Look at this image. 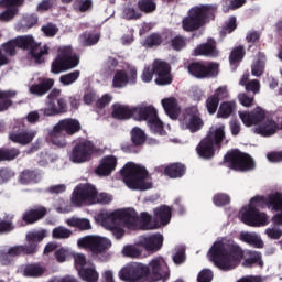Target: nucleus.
Segmentation results:
<instances>
[{"mask_svg":"<svg viewBox=\"0 0 282 282\" xmlns=\"http://www.w3.org/2000/svg\"><path fill=\"white\" fill-rule=\"evenodd\" d=\"M243 257H246V251L235 242H215L209 250L210 261L224 272L238 268Z\"/></svg>","mask_w":282,"mask_h":282,"instance_id":"nucleus-1","label":"nucleus"},{"mask_svg":"<svg viewBox=\"0 0 282 282\" xmlns=\"http://www.w3.org/2000/svg\"><path fill=\"white\" fill-rule=\"evenodd\" d=\"M216 12L217 8L212 4L192 7L187 12V17L182 20V29L184 32H197L210 21H215Z\"/></svg>","mask_w":282,"mask_h":282,"instance_id":"nucleus-2","label":"nucleus"},{"mask_svg":"<svg viewBox=\"0 0 282 282\" xmlns=\"http://www.w3.org/2000/svg\"><path fill=\"white\" fill-rule=\"evenodd\" d=\"M121 177L130 191H149L153 188V183L147 181L149 180V170L133 162L127 163L121 169Z\"/></svg>","mask_w":282,"mask_h":282,"instance_id":"nucleus-3","label":"nucleus"},{"mask_svg":"<svg viewBox=\"0 0 282 282\" xmlns=\"http://www.w3.org/2000/svg\"><path fill=\"white\" fill-rule=\"evenodd\" d=\"M226 140V126H213L207 135L196 147V152L203 160H213L216 149H221V143Z\"/></svg>","mask_w":282,"mask_h":282,"instance_id":"nucleus-4","label":"nucleus"},{"mask_svg":"<svg viewBox=\"0 0 282 282\" xmlns=\"http://www.w3.org/2000/svg\"><path fill=\"white\" fill-rule=\"evenodd\" d=\"M83 126L78 119L66 118L59 120L50 132V140L52 144L55 147H59L63 149L67 147V138H72V135H76V133H80Z\"/></svg>","mask_w":282,"mask_h":282,"instance_id":"nucleus-5","label":"nucleus"},{"mask_svg":"<svg viewBox=\"0 0 282 282\" xmlns=\"http://www.w3.org/2000/svg\"><path fill=\"white\" fill-rule=\"evenodd\" d=\"M80 65V56L74 53L72 46H64L58 50L57 57L52 62V74H61L62 72H69Z\"/></svg>","mask_w":282,"mask_h":282,"instance_id":"nucleus-6","label":"nucleus"},{"mask_svg":"<svg viewBox=\"0 0 282 282\" xmlns=\"http://www.w3.org/2000/svg\"><path fill=\"white\" fill-rule=\"evenodd\" d=\"M225 164H228L232 171H239L246 173L248 171H254V159L250 154L241 152L239 149L228 151L224 156Z\"/></svg>","mask_w":282,"mask_h":282,"instance_id":"nucleus-7","label":"nucleus"},{"mask_svg":"<svg viewBox=\"0 0 282 282\" xmlns=\"http://www.w3.org/2000/svg\"><path fill=\"white\" fill-rule=\"evenodd\" d=\"M63 90L58 88H53L46 96L47 108L40 110L43 116H59V113H67V98L62 97Z\"/></svg>","mask_w":282,"mask_h":282,"instance_id":"nucleus-8","label":"nucleus"},{"mask_svg":"<svg viewBox=\"0 0 282 282\" xmlns=\"http://www.w3.org/2000/svg\"><path fill=\"white\" fill-rule=\"evenodd\" d=\"M187 72L198 80L217 78L219 76V63L206 61L192 62L187 66Z\"/></svg>","mask_w":282,"mask_h":282,"instance_id":"nucleus-9","label":"nucleus"},{"mask_svg":"<svg viewBox=\"0 0 282 282\" xmlns=\"http://www.w3.org/2000/svg\"><path fill=\"white\" fill-rule=\"evenodd\" d=\"M94 151H96L94 142L87 139H78L74 142L69 160L70 162H74V164L89 162V160H91V155H94Z\"/></svg>","mask_w":282,"mask_h":282,"instance_id":"nucleus-10","label":"nucleus"},{"mask_svg":"<svg viewBox=\"0 0 282 282\" xmlns=\"http://www.w3.org/2000/svg\"><path fill=\"white\" fill-rule=\"evenodd\" d=\"M15 40L20 50H29L30 55L32 58H34L35 63H45L43 56H47V54H50V46L44 45L43 48L39 51L41 44L36 43V41H34V36L32 35L19 36L15 37Z\"/></svg>","mask_w":282,"mask_h":282,"instance_id":"nucleus-11","label":"nucleus"},{"mask_svg":"<svg viewBox=\"0 0 282 282\" xmlns=\"http://www.w3.org/2000/svg\"><path fill=\"white\" fill-rule=\"evenodd\" d=\"M45 239V235L41 232H29L26 235V243L14 246L8 249L11 257H21V254H36L39 252V243Z\"/></svg>","mask_w":282,"mask_h":282,"instance_id":"nucleus-12","label":"nucleus"},{"mask_svg":"<svg viewBox=\"0 0 282 282\" xmlns=\"http://www.w3.org/2000/svg\"><path fill=\"white\" fill-rule=\"evenodd\" d=\"M151 274V269L143 263L133 262L119 271V279L126 282L142 281Z\"/></svg>","mask_w":282,"mask_h":282,"instance_id":"nucleus-13","label":"nucleus"},{"mask_svg":"<svg viewBox=\"0 0 282 282\" xmlns=\"http://www.w3.org/2000/svg\"><path fill=\"white\" fill-rule=\"evenodd\" d=\"M79 248H86L91 254H104L111 248V240L98 236H88L77 241Z\"/></svg>","mask_w":282,"mask_h":282,"instance_id":"nucleus-14","label":"nucleus"},{"mask_svg":"<svg viewBox=\"0 0 282 282\" xmlns=\"http://www.w3.org/2000/svg\"><path fill=\"white\" fill-rule=\"evenodd\" d=\"M107 220L120 221L123 225V228H138L140 216H138V212H135V209L126 208L107 214Z\"/></svg>","mask_w":282,"mask_h":282,"instance_id":"nucleus-15","label":"nucleus"},{"mask_svg":"<svg viewBox=\"0 0 282 282\" xmlns=\"http://www.w3.org/2000/svg\"><path fill=\"white\" fill-rule=\"evenodd\" d=\"M98 189L91 184L78 185L75 187L70 202L74 206H83L84 202H96Z\"/></svg>","mask_w":282,"mask_h":282,"instance_id":"nucleus-16","label":"nucleus"},{"mask_svg":"<svg viewBox=\"0 0 282 282\" xmlns=\"http://www.w3.org/2000/svg\"><path fill=\"white\" fill-rule=\"evenodd\" d=\"M152 69L154 72L155 84L164 87L173 83V75L171 74V64L164 61L155 59L152 64Z\"/></svg>","mask_w":282,"mask_h":282,"instance_id":"nucleus-17","label":"nucleus"},{"mask_svg":"<svg viewBox=\"0 0 282 282\" xmlns=\"http://www.w3.org/2000/svg\"><path fill=\"white\" fill-rule=\"evenodd\" d=\"M148 267L150 270L149 276L152 279V281H166V279L171 276L169 264H166V260H164L162 257L152 259Z\"/></svg>","mask_w":282,"mask_h":282,"instance_id":"nucleus-18","label":"nucleus"},{"mask_svg":"<svg viewBox=\"0 0 282 282\" xmlns=\"http://www.w3.org/2000/svg\"><path fill=\"white\" fill-rule=\"evenodd\" d=\"M135 83H138V69L132 67L128 72L124 69L117 70L112 79V87L122 89L128 85H135Z\"/></svg>","mask_w":282,"mask_h":282,"instance_id":"nucleus-19","label":"nucleus"},{"mask_svg":"<svg viewBox=\"0 0 282 282\" xmlns=\"http://www.w3.org/2000/svg\"><path fill=\"white\" fill-rule=\"evenodd\" d=\"M183 123L192 133H197L204 127V120L199 116L197 107L186 108L183 113Z\"/></svg>","mask_w":282,"mask_h":282,"instance_id":"nucleus-20","label":"nucleus"},{"mask_svg":"<svg viewBox=\"0 0 282 282\" xmlns=\"http://www.w3.org/2000/svg\"><path fill=\"white\" fill-rule=\"evenodd\" d=\"M34 138H36V131L30 130L25 128V126H15L13 131L9 134V140H11V142L22 144V147L30 144Z\"/></svg>","mask_w":282,"mask_h":282,"instance_id":"nucleus-21","label":"nucleus"},{"mask_svg":"<svg viewBox=\"0 0 282 282\" xmlns=\"http://www.w3.org/2000/svg\"><path fill=\"white\" fill-rule=\"evenodd\" d=\"M238 115L245 127L260 124L265 120V110L259 106L252 111H239Z\"/></svg>","mask_w":282,"mask_h":282,"instance_id":"nucleus-22","label":"nucleus"},{"mask_svg":"<svg viewBox=\"0 0 282 282\" xmlns=\"http://www.w3.org/2000/svg\"><path fill=\"white\" fill-rule=\"evenodd\" d=\"M193 54L195 56H205L206 58H217L219 56V50L217 48V42L215 39L209 37L207 42L197 45Z\"/></svg>","mask_w":282,"mask_h":282,"instance_id":"nucleus-23","label":"nucleus"},{"mask_svg":"<svg viewBox=\"0 0 282 282\" xmlns=\"http://www.w3.org/2000/svg\"><path fill=\"white\" fill-rule=\"evenodd\" d=\"M46 216L47 207L43 205H35L23 213L22 221L28 226H31L32 224H36V221H41V219H45Z\"/></svg>","mask_w":282,"mask_h":282,"instance_id":"nucleus-24","label":"nucleus"},{"mask_svg":"<svg viewBox=\"0 0 282 282\" xmlns=\"http://www.w3.org/2000/svg\"><path fill=\"white\" fill-rule=\"evenodd\" d=\"M116 166H118V158L106 155L100 160L95 173L96 175H99V177H109V175L116 171Z\"/></svg>","mask_w":282,"mask_h":282,"instance_id":"nucleus-25","label":"nucleus"},{"mask_svg":"<svg viewBox=\"0 0 282 282\" xmlns=\"http://www.w3.org/2000/svg\"><path fill=\"white\" fill-rule=\"evenodd\" d=\"M53 87H54L53 78H39V83L31 85L29 88V91L30 94H32V96H36L37 98H43V96L52 91Z\"/></svg>","mask_w":282,"mask_h":282,"instance_id":"nucleus-26","label":"nucleus"},{"mask_svg":"<svg viewBox=\"0 0 282 282\" xmlns=\"http://www.w3.org/2000/svg\"><path fill=\"white\" fill-rule=\"evenodd\" d=\"M164 243V236L161 234H154L148 236L141 240V246L147 250V252H158L162 250Z\"/></svg>","mask_w":282,"mask_h":282,"instance_id":"nucleus-27","label":"nucleus"},{"mask_svg":"<svg viewBox=\"0 0 282 282\" xmlns=\"http://www.w3.org/2000/svg\"><path fill=\"white\" fill-rule=\"evenodd\" d=\"M226 88L219 87L216 89L214 95L206 99V109L210 116H215V113H217V109H219V102L221 98L226 96Z\"/></svg>","mask_w":282,"mask_h":282,"instance_id":"nucleus-28","label":"nucleus"},{"mask_svg":"<svg viewBox=\"0 0 282 282\" xmlns=\"http://www.w3.org/2000/svg\"><path fill=\"white\" fill-rule=\"evenodd\" d=\"M158 113V109L153 106H138L134 107V120H138L139 122H150L153 118H155V115Z\"/></svg>","mask_w":282,"mask_h":282,"instance_id":"nucleus-29","label":"nucleus"},{"mask_svg":"<svg viewBox=\"0 0 282 282\" xmlns=\"http://www.w3.org/2000/svg\"><path fill=\"white\" fill-rule=\"evenodd\" d=\"M111 116L115 120H130V118H134V108L122 104H113Z\"/></svg>","mask_w":282,"mask_h":282,"instance_id":"nucleus-30","label":"nucleus"},{"mask_svg":"<svg viewBox=\"0 0 282 282\" xmlns=\"http://www.w3.org/2000/svg\"><path fill=\"white\" fill-rule=\"evenodd\" d=\"M163 174L170 180H177L186 175V165L182 163H170L163 169Z\"/></svg>","mask_w":282,"mask_h":282,"instance_id":"nucleus-31","label":"nucleus"},{"mask_svg":"<svg viewBox=\"0 0 282 282\" xmlns=\"http://www.w3.org/2000/svg\"><path fill=\"white\" fill-rule=\"evenodd\" d=\"M154 219L159 221L160 226H166L171 223L172 212L171 207L161 205L154 209Z\"/></svg>","mask_w":282,"mask_h":282,"instance_id":"nucleus-32","label":"nucleus"},{"mask_svg":"<svg viewBox=\"0 0 282 282\" xmlns=\"http://www.w3.org/2000/svg\"><path fill=\"white\" fill-rule=\"evenodd\" d=\"M165 113H167L172 120H177L180 117V106L177 105V99L174 97L165 98L162 100Z\"/></svg>","mask_w":282,"mask_h":282,"instance_id":"nucleus-33","label":"nucleus"},{"mask_svg":"<svg viewBox=\"0 0 282 282\" xmlns=\"http://www.w3.org/2000/svg\"><path fill=\"white\" fill-rule=\"evenodd\" d=\"M39 23V15L36 13H29L23 15L21 21L17 25L18 32H28L31 28H34Z\"/></svg>","mask_w":282,"mask_h":282,"instance_id":"nucleus-34","label":"nucleus"},{"mask_svg":"<svg viewBox=\"0 0 282 282\" xmlns=\"http://www.w3.org/2000/svg\"><path fill=\"white\" fill-rule=\"evenodd\" d=\"M17 97V91L14 90H0V113L3 111H8L14 101L12 98Z\"/></svg>","mask_w":282,"mask_h":282,"instance_id":"nucleus-35","label":"nucleus"},{"mask_svg":"<svg viewBox=\"0 0 282 282\" xmlns=\"http://www.w3.org/2000/svg\"><path fill=\"white\" fill-rule=\"evenodd\" d=\"M139 220L141 230H158L160 228V220L153 219L147 212L141 213Z\"/></svg>","mask_w":282,"mask_h":282,"instance_id":"nucleus-36","label":"nucleus"},{"mask_svg":"<svg viewBox=\"0 0 282 282\" xmlns=\"http://www.w3.org/2000/svg\"><path fill=\"white\" fill-rule=\"evenodd\" d=\"M102 221L108 225L109 230H111V232H112L113 237H116V239H122V237H124V225L123 224H121L118 220H108L107 214Z\"/></svg>","mask_w":282,"mask_h":282,"instance_id":"nucleus-37","label":"nucleus"},{"mask_svg":"<svg viewBox=\"0 0 282 282\" xmlns=\"http://www.w3.org/2000/svg\"><path fill=\"white\" fill-rule=\"evenodd\" d=\"M267 208L279 213L282 210V193L275 192L267 196Z\"/></svg>","mask_w":282,"mask_h":282,"instance_id":"nucleus-38","label":"nucleus"},{"mask_svg":"<svg viewBox=\"0 0 282 282\" xmlns=\"http://www.w3.org/2000/svg\"><path fill=\"white\" fill-rule=\"evenodd\" d=\"M276 129H279V124L274 120L268 119L262 126H259L257 131L260 135L269 138V135L276 133Z\"/></svg>","mask_w":282,"mask_h":282,"instance_id":"nucleus-39","label":"nucleus"},{"mask_svg":"<svg viewBox=\"0 0 282 282\" xmlns=\"http://www.w3.org/2000/svg\"><path fill=\"white\" fill-rule=\"evenodd\" d=\"M243 58H246V47H243V45L234 47L229 54V63L234 67H237V65H239Z\"/></svg>","mask_w":282,"mask_h":282,"instance_id":"nucleus-40","label":"nucleus"},{"mask_svg":"<svg viewBox=\"0 0 282 282\" xmlns=\"http://www.w3.org/2000/svg\"><path fill=\"white\" fill-rule=\"evenodd\" d=\"M235 109H237V104L235 101H224L218 108L217 118L226 120L232 116Z\"/></svg>","mask_w":282,"mask_h":282,"instance_id":"nucleus-41","label":"nucleus"},{"mask_svg":"<svg viewBox=\"0 0 282 282\" xmlns=\"http://www.w3.org/2000/svg\"><path fill=\"white\" fill-rule=\"evenodd\" d=\"M98 41H100L99 33L86 31L79 35V43L83 47H91V45H96Z\"/></svg>","mask_w":282,"mask_h":282,"instance_id":"nucleus-42","label":"nucleus"},{"mask_svg":"<svg viewBox=\"0 0 282 282\" xmlns=\"http://www.w3.org/2000/svg\"><path fill=\"white\" fill-rule=\"evenodd\" d=\"M265 72V53L259 52L258 59L251 65L252 76H263Z\"/></svg>","mask_w":282,"mask_h":282,"instance_id":"nucleus-43","label":"nucleus"},{"mask_svg":"<svg viewBox=\"0 0 282 282\" xmlns=\"http://www.w3.org/2000/svg\"><path fill=\"white\" fill-rule=\"evenodd\" d=\"M45 274V267L39 263L26 264L24 268V276H30L31 279H39Z\"/></svg>","mask_w":282,"mask_h":282,"instance_id":"nucleus-44","label":"nucleus"},{"mask_svg":"<svg viewBox=\"0 0 282 282\" xmlns=\"http://www.w3.org/2000/svg\"><path fill=\"white\" fill-rule=\"evenodd\" d=\"M21 155V150L17 148H0V162H12Z\"/></svg>","mask_w":282,"mask_h":282,"instance_id":"nucleus-45","label":"nucleus"},{"mask_svg":"<svg viewBox=\"0 0 282 282\" xmlns=\"http://www.w3.org/2000/svg\"><path fill=\"white\" fill-rule=\"evenodd\" d=\"M240 239L253 248H263L264 246L263 240L261 237L257 236V234L241 232Z\"/></svg>","mask_w":282,"mask_h":282,"instance_id":"nucleus-46","label":"nucleus"},{"mask_svg":"<svg viewBox=\"0 0 282 282\" xmlns=\"http://www.w3.org/2000/svg\"><path fill=\"white\" fill-rule=\"evenodd\" d=\"M138 9L143 14H153L158 10V3L155 0H138Z\"/></svg>","mask_w":282,"mask_h":282,"instance_id":"nucleus-47","label":"nucleus"},{"mask_svg":"<svg viewBox=\"0 0 282 282\" xmlns=\"http://www.w3.org/2000/svg\"><path fill=\"white\" fill-rule=\"evenodd\" d=\"M131 142L134 147H142L147 142V133L143 132L141 128H133L130 132Z\"/></svg>","mask_w":282,"mask_h":282,"instance_id":"nucleus-48","label":"nucleus"},{"mask_svg":"<svg viewBox=\"0 0 282 282\" xmlns=\"http://www.w3.org/2000/svg\"><path fill=\"white\" fill-rule=\"evenodd\" d=\"M39 178V173L36 170H23L19 175L20 184H30L31 182H36Z\"/></svg>","mask_w":282,"mask_h":282,"instance_id":"nucleus-49","label":"nucleus"},{"mask_svg":"<svg viewBox=\"0 0 282 282\" xmlns=\"http://www.w3.org/2000/svg\"><path fill=\"white\" fill-rule=\"evenodd\" d=\"M78 274L83 281L86 282H96L98 281V273L96 272V269L93 268H84L79 269Z\"/></svg>","mask_w":282,"mask_h":282,"instance_id":"nucleus-50","label":"nucleus"},{"mask_svg":"<svg viewBox=\"0 0 282 282\" xmlns=\"http://www.w3.org/2000/svg\"><path fill=\"white\" fill-rule=\"evenodd\" d=\"M252 265H259L263 268V260L261 259V252H251L247 259H245L243 267L252 268Z\"/></svg>","mask_w":282,"mask_h":282,"instance_id":"nucleus-51","label":"nucleus"},{"mask_svg":"<svg viewBox=\"0 0 282 282\" xmlns=\"http://www.w3.org/2000/svg\"><path fill=\"white\" fill-rule=\"evenodd\" d=\"M67 224L73 228H79V230H89L91 228V223L85 218H70L67 220Z\"/></svg>","mask_w":282,"mask_h":282,"instance_id":"nucleus-52","label":"nucleus"},{"mask_svg":"<svg viewBox=\"0 0 282 282\" xmlns=\"http://www.w3.org/2000/svg\"><path fill=\"white\" fill-rule=\"evenodd\" d=\"M258 208L254 206H249L248 209L242 214L241 219L247 226H252L257 217Z\"/></svg>","mask_w":282,"mask_h":282,"instance_id":"nucleus-53","label":"nucleus"},{"mask_svg":"<svg viewBox=\"0 0 282 282\" xmlns=\"http://www.w3.org/2000/svg\"><path fill=\"white\" fill-rule=\"evenodd\" d=\"M78 78H80V70H74L72 73L62 75L59 77V83H62V85H65L67 87L69 85H74V83H76Z\"/></svg>","mask_w":282,"mask_h":282,"instance_id":"nucleus-54","label":"nucleus"},{"mask_svg":"<svg viewBox=\"0 0 282 282\" xmlns=\"http://www.w3.org/2000/svg\"><path fill=\"white\" fill-rule=\"evenodd\" d=\"M187 43H188V40L186 39V36L175 35L172 39V42L170 45H171L172 50H174L175 52H182V50H184V47H186Z\"/></svg>","mask_w":282,"mask_h":282,"instance_id":"nucleus-55","label":"nucleus"},{"mask_svg":"<svg viewBox=\"0 0 282 282\" xmlns=\"http://www.w3.org/2000/svg\"><path fill=\"white\" fill-rule=\"evenodd\" d=\"M148 127H150V130L153 133H159V135H162L163 131H164V122H162V120H160V117L158 116V113L155 115V117H153L150 122L148 123Z\"/></svg>","mask_w":282,"mask_h":282,"instance_id":"nucleus-56","label":"nucleus"},{"mask_svg":"<svg viewBox=\"0 0 282 282\" xmlns=\"http://www.w3.org/2000/svg\"><path fill=\"white\" fill-rule=\"evenodd\" d=\"M76 12H88L90 8H94V1L91 0H75L73 3Z\"/></svg>","mask_w":282,"mask_h":282,"instance_id":"nucleus-57","label":"nucleus"},{"mask_svg":"<svg viewBox=\"0 0 282 282\" xmlns=\"http://www.w3.org/2000/svg\"><path fill=\"white\" fill-rule=\"evenodd\" d=\"M72 235H73L72 230L63 226L56 227L52 231L53 239H69Z\"/></svg>","mask_w":282,"mask_h":282,"instance_id":"nucleus-58","label":"nucleus"},{"mask_svg":"<svg viewBox=\"0 0 282 282\" xmlns=\"http://www.w3.org/2000/svg\"><path fill=\"white\" fill-rule=\"evenodd\" d=\"M17 47H19L17 39L10 40L2 44V51L4 54H7V56H17Z\"/></svg>","mask_w":282,"mask_h":282,"instance_id":"nucleus-59","label":"nucleus"},{"mask_svg":"<svg viewBox=\"0 0 282 282\" xmlns=\"http://www.w3.org/2000/svg\"><path fill=\"white\" fill-rule=\"evenodd\" d=\"M144 45L147 47H160L162 45V37H160V33H151L144 40Z\"/></svg>","mask_w":282,"mask_h":282,"instance_id":"nucleus-60","label":"nucleus"},{"mask_svg":"<svg viewBox=\"0 0 282 282\" xmlns=\"http://www.w3.org/2000/svg\"><path fill=\"white\" fill-rule=\"evenodd\" d=\"M17 14H19V8H9L0 13V21H2L3 23H8L9 21H12V19H14Z\"/></svg>","mask_w":282,"mask_h":282,"instance_id":"nucleus-61","label":"nucleus"},{"mask_svg":"<svg viewBox=\"0 0 282 282\" xmlns=\"http://www.w3.org/2000/svg\"><path fill=\"white\" fill-rule=\"evenodd\" d=\"M123 14L128 21H138V19H142V11L135 9L134 7L126 8Z\"/></svg>","mask_w":282,"mask_h":282,"instance_id":"nucleus-62","label":"nucleus"},{"mask_svg":"<svg viewBox=\"0 0 282 282\" xmlns=\"http://www.w3.org/2000/svg\"><path fill=\"white\" fill-rule=\"evenodd\" d=\"M123 257H129L130 259H140L142 257V251L138 247L126 246L122 250Z\"/></svg>","mask_w":282,"mask_h":282,"instance_id":"nucleus-63","label":"nucleus"},{"mask_svg":"<svg viewBox=\"0 0 282 282\" xmlns=\"http://www.w3.org/2000/svg\"><path fill=\"white\" fill-rule=\"evenodd\" d=\"M215 206H228L230 204V196L224 193L216 194L213 197Z\"/></svg>","mask_w":282,"mask_h":282,"instance_id":"nucleus-64","label":"nucleus"}]
</instances>
